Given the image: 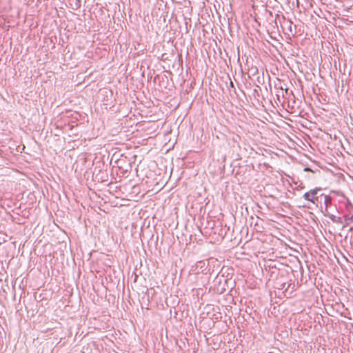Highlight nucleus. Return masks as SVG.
<instances>
[{
  "label": "nucleus",
  "mask_w": 353,
  "mask_h": 353,
  "mask_svg": "<svg viewBox=\"0 0 353 353\" xmlns=\"http://www.w3.org/2000/svg\"><path fill=\"white\" fill-rule=\"evenodd\" d=\"M321 190L320 188H316L310 190L309 192H305L303 197L305 200L307 201H310L314 204H317L319 202V196H317L318 192Z\"/></svg>",
  "instance_id": "f257e3e1"
},
{
  "label": "nucleus",
  "mask_w": 353,
  "mask_h": 353,
  "mask_svg": "<svg viewBox=\"0 0 353 353\" xmlns=\"http://www.w3.org/2000/svg\"><path fill=\"white\" fill-rule=\"evenodd\" d=\"M342 218L341 217H336L334 223H342Z\"/></svg>",
  "instance_id": "423d86ee"
},
{
  "label": "nucleus",
  "mask_w": 353,
  "mask_h": 353,
  "mask_svg": "<svg viewBox=\"0 0 353 353\" xmlns=\"http://www.w3.org/2000/svg\"><path fill=\"white\" fill-rule=\"evenodd\" d=\"M70 8L74 10H78L81 5V0H68Z\"/></svg>",
  "instance_id": "7ed1b4c3"
},
{
  "label": "nucleus",
  "mask_w": 353,
  "mask_h": 353,
  "mask_svg": "<svg viewBox=\"0 0 353 353\" xmlns=\"http://www.w3.org/2000/svg\"><path fill=\"white\" fill-rule=\"evenodd\" d=\"M353 221V215L349 218L345 219V225H348L350 222Z\"/></svg>",
  "instance_id": "39448f33"
},
{
  "label": "nucleus",
  "mask_w": 353,
  "mask_h": 353,
  "mask_svg": "<svg viewBox=\"0 0 353 353\" xmlns=\"http://www.w3.org/2000/svg\"><path fill=\"white\" fill-rule=\"evenodd\" d=\"M230 85H231L232 87H233V86H234V84H233L232 81H230Z\"/></svg>",
  "instance_id": "0eeeda50"
},
{
  "label": "nucleus",
  "mask_w": 353,
  "mask_h": 353,
  "mask_svg": "<svg viewBox=\"0 0 353 353\" xmlns=\"http://www.w3.org/2000/svg\"><path fill=\"white\" fill-rule=\"evenodd\" d=\"M324 215L329 217L334 223L336 217V216L330 213L329 211L324 212Z\"/></svg>",
  "instance_id": "20e7f679"
},
{
  "label": "nucleus",
  "mask_w": 353,
  "mask_h": 353,
  "mask_svg": "<svg viewBox=\"0 0 353 353\" xmlns=\"http://www.w3.org/2000/svg\"><path fill=\"white\" fill-rule=\"evenodd\" d=\"M289 23H290V28H291L292 21H289Z\"/></svg>",
  "instance_id": "6e6552de"
},
{
  "label": "nucleus",
  "mask_w": 353,
  "mask_h": 353,
  "mask_svg": "<svg viewBox=\"0 0 353 353\" xmlns=\"http://www.w3.org/2000/svg\"><path fill=\"white\" fill-rule=\"evenodd\" d=\"M321 197H323L324 199V205H325V211L324 212H327L329 211V208L332 205V197L329 195H325V194H321L320 195Z\"/></svg>",
  "instance_id": "f03ea898"
}]
</instances>
